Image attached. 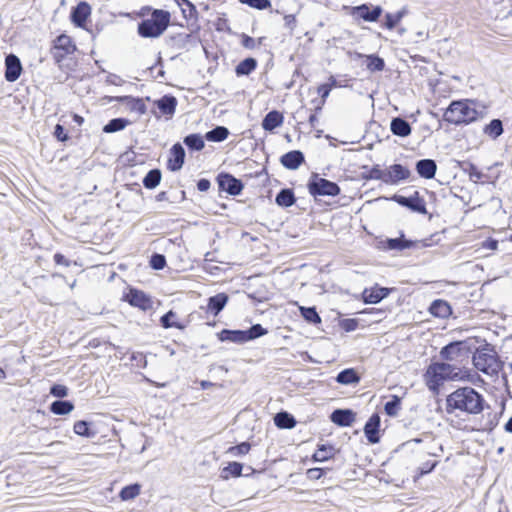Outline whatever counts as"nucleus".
<instances>
[{"label":"nucleus","mask_w":512,"mask_h":512,"mask_svg":"<svg viewBox=\"0 0 512 512\" xmlns=\"http://www.w3.org/2000/svg\"><path fill=\"white\" fill-rule=\"evenodd\" d=\"M50 393L55 396V397H58V398H63L65 396H67L68 394V389L66 386L64 385H60V384H56V385H53L50 389Z\"/></svg>","instance_id":"6e6d98bb"},{"label":"nucleus","mask_w":512,"mask_h":512,"mask_svg":"<svg viewBox=\"0 0 512 512\" xmlns=\"http://www.w3.org/2000/svg\"><path fill=\"white\" fill-rule=\"evenodd\" d=\"M410 171L401 164L391 165L387 169V184H397L402 180L408 179Z\"/></svg>","instance_id":"dca6fc26"},{"label":"nucleus","mask_w":512,"mask_h":512,"mask_svg":"<svg viewBox=\"0 0 512 512\" xmlns=\"http://www.w3.org/2000/svg\"><path fill=\"white\" fill-rule=\"evenodd\" d=\"M90 15V6L86 2H80L72 11V21L77 26H83Z\"/></svg>","instance_id":"393cba45"},{"label":"nucleus","mask_w":512,"mask_h":512,"mask_svg":"<svg viewBox=\"0 0 512 512\" xmlns=\"http://www.w3.org/2000/svg\"><path fill=\"white\" fill-rule=\"evenodd\" d=\"M140 493V485L132 484L124 487L120 492V498L124 501L134 499Z\"/></svg>","instance_id":"c03bdc74"},{"label":"nucleus","mask_w":512,"mask_h":512,"mask_svg":"<svg viewBox=\"0 0 512 512\" xmlns=\"http://www.w3.org/2000/svg\"><path fill=\"white\" fill-rule=\"evenodd\" d=\"M184 143L188 148L200 151L204 148L203 137L199 134H190L184 138Z\"/></svg>","instance_id":"4c0bfd02"},{"label":"nucleus","mask_w":512,"mask_h":512,"mask_svg":"<svg viewBox=\"0 0 512 512\" xmlns=\"http://www.w3.org/2000/svg\"><path fill=\"white\" fill-rule=\"evenodd\" d=\"M473 348L471 340L452 342L444 346L440 351V356L444 360L455 361L462 354H466Z\"/></svg>","instance_id":"0eeeda50"},{"label":"nucleus","mask_w":512,"mask_h":512,"mask_svg":"<svg viewBox=\"0 0 512 512\" xmlns=\"http://www.w3.org/2000/svg\"><path fill=\"white\" fill-rule=\"evenodd\" d=\"M474 105L475 101L470 99L452 101L445 110L443 119L453 125H467L475 122L480 117V113Z\"/></svg>","instance_id":"f03ea898"},{"label":"nucleus","mask_w":512,"mask_h":512,"mask_svg":"<svg viewBox=\"0 0 512 512\" xmlns=\"http://www.w3.org/2000/svg\"><path fill=\"white\" fill-rule=\"evenodd\" d=\"M265 334H267V330L260 324H255L249 330H246L247 341L261 337Z\"/></svg>","instance_id":"de8ad7c7"},{"label":"nucleus","mask_w":512,"mask_h":512,"mask_svg":"<svg viewBox=\"0 0 512 512\" xmlns=\"http://www.w3.org/2000/svg\"><path fill=\"white\" fill-rule=\"evenodd\" d=\"M389 293L387 288L373 287L363 291V299L365 303L376 304L384 299Z\"/></svg>","instance_id":"4be33fe9"},{"label":"nucleus","mask_w":512,"mask_h":512,"mask_svg":"<svg viewBox=\"0 0 512 512\" xmlns=\"http://www.w3.org/2000/svg\"><path fill=\"white\" fill-rule=\"evenodd\" d=\"M242 464L238 463V462H231L228 464L227 467H225L224 471L225 472H229L232 476H240L241 473H242Z\"/></svg>","instance_id":"4d7b16f0"},{"label":"nucleus","mask_w":512,"mask_h":512,"mask_svg":"<svg viewBox=\"0 0 512 512\" xmlns=\"http://www.w3.org/2000/svg\"><path fill=\"white\" fill-rule=\"evenodd\" d=\"M75 51V46L72 40L67 35H60L57 37L54 46V57L59 60L63 58L65 54H71Z\"/></svg>","instance_id":"ddd939ff"},{"label":"nucleus","mask_w":512,"mask_h":512,"mask_svg":"<svg viewBox=\"0 0 512 512\" xmlns=\"http://www.w3.org/2000/svg\"><path fill=\"white\" fill-rule=\"evenodd\" d=\"M175 317L176 313L170 310L161 317L160 322L164 328L184 329L185 326L183 324L173 320Z\"/></svg>","instance_id":"a19ab883"},{"label":"nucleus","mask_w":512,"mask_h":512,"mask_svg":"<svg viewBox=\"0 0 512 512\" xmlns=\"http://www.w3.org/2000/svg\"><path fill=\"white\" fill-rule=\"evenodd\" d=\"M118 101L124 103L127 110L131 112H136L139 115H142L146 112V105L141 98H134L131 96H123L119 97Z\"/></svg>","instance_id":"412c9836"},{"label":"nucleus","mask_w":512,"mask_h":512,"mask_svg":"<svg viewBox=\"0 0 512 512\" xmlns=\"http://www.w3.org/2000/svg\"><path fill=\"white\" fill-rule=\"evenodd\" d=\"M417 173L425 179L434 178L437 171V164L432 159H421L416 163Z\"/></svg>","instance_id":"a211bd4d"},{"label":"nucleus","mask_w":512,"mask_h":512,"mask_svg":"<svg viewBox=\"0 0 512 512\" xmlns=\"http://www.w3.org/2000/svg\"><path fill=\"white\" fill-rule=\"evenodd\" d=\"M426 383L430 390L437 391L439 386L446 380H460L463 378L462 371L449 363H433L425 374Z\"/></svg>","instance_id":"7ed1b4c3"},{"label":"nucleus","mask_w":512,"mask_h":512,"mask_svg":"<svg viewBox=\"0 0 512 512\" xmlns=\"http://www.w3.org/2000/svg\"><path fill=\"white\" fill-rule=\"evenodd\" d=\"M243 47L247 49H255L258 47L261 43V40H256L248 35L243 34L242 35V41H241Z\"/></svg>","instance_id":"5fc2aeb1"},{"label":"nucleus","mask_w":512,"mask_h":512,"mask_svg":"<svg viewBox=\"0 0 512 512\" xmlns=\"http://www.w3.org/2000/svg\"><path fill=\"white\" fill-rule=\"evenodd\" d=\"M403 14L398 12L396 14L387 13L385 16V27L388 29H393L402 19Z\"/></svg>","instance_id":"09e8293b"},{"label":"nucleus","mask_w":512,"mask_h":512,"mask_svg":"<svg viewBox=\"0 0 512 512\" xmlns=\"http://www.w3.org/2000/svg\"><path fill=\"white\" fill-rule=\"evenodd\" d=\"M54 134L60 141H65L67 139V135L64 133V128L60 124L56 125Z\"/></svg>","instance_id":"e2e57ef3"},{"label":"nucleus","mask_w":512,"mask_h":512,"mask_svg":"<svg viewBox=\"0 0 512 512\" xmlns=\"http://www.w3.org/2000/svg\"><path fill=\"white\" fill-rule=\"evenodd\" d=\"M304 160V154L299 150L290 151L280 158L281 164L289 170L298 169Z\"/></svg>","instance_id":"f3484780"},{"label":"nucleus","mask_w":512,"mask_h":512,"mask_svg":"<svg viewBox=\"0 0 512 512\" xmlns=\"http://www.w3.org/2000/svg\"><path fill=\"white\" fill-rule=\"evenodd\" d=\"M302 317L309 323L318 324L321 318L314 307H300Z\"/></svg>","instance_id":"79ce46f5"},{"label":"nucleus","mask_w":512,"mask_h":512,"mask_svg":"<svg viewBox=\"0 0 512 512\" xmlns=\"http://www.w3.org/2000/svg\"><path fill=\"white\" fill-rule=\"evenodd\" d=\"M317 91L322 98L321 105H323L325 100L328 98L331 90L326 84H322L318 87Z\"/></svg>","instance_id":"bf43d9fd"},{"label":"nucleus","mask_w":512,"mask_h":512,"mask_svg":"<svg viewBox=\"0 0 512 512\" xmlns=\"http://www.w3.org/2000/svg\"><path fill=\"white\" fill-rule=\"evenodd\" d=\"M349 11L350 15L356 21L362 19L366 22H375L381 16L383 10L380 6L371 8L370 5L362 4L349 8Z\"/></svg>","instance_id":"6e6552de"},{"label":"nucleus","mask_w":512,"mask_h":512,"mask_svg":"<svg viewBox=\"0 0 512 512\" xmlns=\"http://www.w3.org/2000/svg\"><path fill=\"white\" fill-rule=\"evenodd\" d=\"M250 450V444L247 442H242L239 445L230 447L228 449V453H230L232 456H239V455H245Z\"/></svg>","instance_id":"8fccbe9b"},{"label":"nucleus","mask_w":512,"mask_h":512,"mask_svg":"<svg viewBox=\"0 0 512 512\" xmlns=\"http://www.w3.org/2000/svg\"><path fill=\"white\" fill-rule=\"evenodd\" d=\"M161 181V172L158 169L150 170L143 179V184L148 189H153L159 185Z\"/></svg>","instance_id":"e433bc0d"},{"label":"nucleus","mask_w":512,"mask_h":512,"mask_svg":"<svg viewBox=\"0 0 512 512\" xmlns=\"http://www.w3.org/2000/svg\"><path fill=\"white\" fill-rule=\"evenodd\" d=\"M228 296L225 293H218L208 299V310L213 315H218L228 302Z\"/></svg>","instance_id":"bb28decb"},{"label":"nucleus","mask_w":512,"mask_h":512,"mask_svg":"<svg viewBox=\"0 0 512 512\" xmlns=\"http://www.w3.org/2000/svg\"><path fill=\"white\" fill-rule=\"evenodd\" d=\"M380 426V417L378 414H373L366 422L364 427L365 435L370 443H377L379 441L378 429Z\"/></svg>","instance_id":"6ab92c4d"},{"label":"nucleus","mask_w":512,"mask_h":512,"mask_svg":"<svg viewBox=\"0 0 512 512\" xmlns=\"http://www.w3.org/2000/svg\"><path fill=\"white\" fill-rule=\"evenodd\" d=\"M106 81L113 85H121L123 82V80L115 74L108 75Z\"/></svg>","instance_id":"338daca9"},{"label":"nucleus","mask_w":512,"mask_h":512,"mask_svg":"<svg viewBox=\"0 0 512 512\" xmlns=\"http://www.w3.org/2000/svg\"><path fill=\"white\" fill-rule=\"evenodd\" d=\"M308 188L312 195L336 196L340 193V188L336 183L320 177H315L310 181Z\"/></svg>","instance_id":"423d86ee"},{"label":"nucleus","mask_w":512,"mask_h":512,"mask_svg":"<svg viewBox=\"0 0 512 512\" xmlns=\"http://www.w3.org/2000/svg\"><path fill=\"white\" fill-rule=\"evenodd\" d=\"M73 409L74 405L72 404V402L66 400L54 401L50 406L51 412L56 415L69 414Z\"/></svg>","instance_id":"7c9ffc66"},{"label":"nucleus","mask_w":512,"mask_h":512,"mask_svg":"<svg viewBox=\"0 0 512 512\" xmlns=\"http://www.w3.org/2000/svg\"><path fill=\"white\" fill-rule=\"evenodd\" d=\"M484 399L471 387L459 388L447 397V411L459 410L467 414H478L483 410Z\"/></svg>","instance_id":"f257e3e1"},{"label":"nucleus","mask_w":512,"mask_h":512,"mask_svg":"<svg viewBox=\"0 0 512 512\" xmlns=\"http://www.w3.org/2000/svg\"><path fill=\"white\" fill-rule=\"evenodd\" d=\"M334 454L332 446L321 445L313 455V460L316 462H323L330 459Z\"/></svg>","instance_id":"ea45409f"},{"label":"nucleus","mask_w":512,"mask_h":512,"mask_svg":"<svg viewBox=\"0 0 512 512\" xmlns=\"http://www.w3.org/2000/svg\"><path fill=\"white\" fill-rule=\"evenodd\" d=\"M414 242L406 240L403 237L391 238L387 240V247L391 250H404L412 247Z\"/></svg>","instance_id":"58836bf2"},{"label":"nucleus","mask_w":512,"mask_h":512,"mask_svg":"<svg viewBox=\"0 0 512 512\" xmlns=\"http://www.w3.org/2000/svg\"><path fill=\"white\" fill-rule=\"evenodd\" d=\"M436 465H437V462H436V461H434V462H432V463H430V462H426V463H424V464L420 467V474H421V475H424V474H427V473L431 472V471L435 468V466H436Z\"/></svg>","instance_id":"680f3d73"},{"label":"nucleus","mask_w":512,"mask_h":512,"mask_svg":"<svg viewBox=\"0 0 512 512\" xmlns=\"http://www.w3.org/2000/svg\"><path fill=\"white\" fill-rule=\"evenodd\" d=\"M156 105L162 114L171 117L175 113L177 99L174 96L165 95L156 101Z\"/></svg>","instance_id":"5701e85b"},{"label":"nucleus","mask_w":512,"mask_h":512,"mask_svg":"<svg viewBox=\"0 0 512 512\" xmlns=\"http://www.w3.org/2000/svg\"><path fill=\"white\" fill-rule=\"evenodd\" d=\"M150 264H151L152 268H154L156 270H160V269H163L164 266L166 265V259L161 254H154L151 257Z\"/></svg>","instance_id":"864d4df0"},{"label":"nucleus","mask_w":512,"mask_h":512,"mask_svg":"<svg viewBox=\"0 0 512 512\" xmlns=\"http://www.w3.org/2000/svg\"><path fill=\"white\" fill-rule=\"evenodd\" d=\"M274 423L278 428L291 429L295 427L296 420L288 412H279L274 417Z\"/></svg>","instance_id":"c756f323"},{"label":"nucleus","mask_w":512,"mask_h":512,"mask_svg":"<svg viewBox=\"0 0 512 512\" xmlns=\"http://www.w3.org/2000/svg\"><path fill=\"white\" fill-rule=\"evenodd\" d=\"M429 311L433 316L446 318L451 314V307L448 302L439 299L432 302Z\"/></svg>","instance_id":"cd10ccee"},{"label":"nucleus","mask_w":512,"mask_h":512,"mask_svg":"<svg viewBox=\"0 0 512 512\" xmlns=\"http://www.w3.org/2000/svg\"><path fill=\"white\" fill-rule=\"evenodd\" d=\"M284 21H285V26L287 28H289L291 31H293L295 26H296V18H295V16L292 15V14L285 15Z\"/></svg>","instance_id":"052dcab7"},{"label":"nucleus","mask_w":512,"mask_h":512,"mask_svg":"<svg viewBox=\"0 0 512 512\" xmlns=\"http://www.w3.org/2000/svg\"><path fill=\"white\" fill-rule=\"evenodd\" d=\"M219 188L230 195H239L243 189V184L230 174H220L218 176Z\"/></svg>","instance_id":"9d476101"},{"label":"nucleus","mask_w":512,"mask_h":512,"mask_svg":"<svg viewBox=\"0 0 512 512\" xmlns=\"http://www.w3.org/2000/svg\"><path fill=\"white\" fill-rule=\"evenodd\" d=\"M130 124V121L124 118H115L110 120L104 127L103 132L105 133H115L123 130L127 125Z\"/></svg>","instance_id":"f704fd0d"},{"label":"nucleus","mask_w":512,"mask_h":512,"mask_svg":"<svg viewBox=\"0 0 512 512\" xmlns=\"http://www.w3.org/2000/svg\"><path fill=\"white\" fill-rule=\"evenodd\" d=\"M243 4H247L250 7L262 10L271 6L269 0H239Z\"/></svg>","instance_id":"603ef678"},{"label":"nucleus","mask_w":512,"mask_h":512,"mask_svg":"<svg viewBox=\"0 0 512 512\" xmlns=\"http://www.w3.org/2000/svg\"><path fill=\"white\" fill-rule=\"evenodd\" d=\"M275 202L281 207H290L295 203V196L292 190L282 189L276 196Z\"/></svg>","instance_id":"2f4dec72"},{"label":"nucleus","mask_w":512,"mask_h":512,"mask_svg":"<svg viewBox=\"0 0 512 512\" xmlns=\"http://www.w3.org/2000/svg\"><path fill=\"white\" fill-rule=\"evenodd\" d=\"M392 133L396 136L407 137L411 134L410 124L403 118H393L390 124Z\"/></svg>","instance_id":"a878e982"},{"label":"nucleus","mask_w":512,"mask_h":512,"mask_svg":"<svg viewBox=\"0 0 512 512\" xmlns=\"http://www.w3.org/2000/svg\"><path fill=\"white\" fill-rule=\"evenodd\" d=\"M197 188L201 192H205L210 188V181L207 179H200L197 182Z\"/></svg>","instance_id":"69168bd1"},{"label":"nucleus","mask_w":512,"mask_h":512,"mask_svg":"<svg viewBox=\"0 0 512 512\" xmlns=\"http://www.w3.org/2000/svg\"><path fill=\"white\" fill-rule=\"evenodd\" d=\"M257 62L254 58H246L241 61L236 67L237 75H249L255 70Z\"/></svg>","instance_id":"c9c22d12"},{"label":"nucleus","mask_w":512,"mask_h":512,"mask_svg":"<svg viewBox=\"0 0 512 512\" xmlns=\"http://www.w3.org/2000/svg\"><path fill=\"white\" fill-rule=\"evenodd\" d=\"M330 90H332L333 88L335 87H342L343 85H341L334 76H330L329 79H328V82L325 83Z\"/></svg>","instance_id":"774afa93"},{"label":"nucleus","mask_w":512,"mask_h":512,"mask_svg":"<svg viewBox=\"0 0 512 512\" xmlns=\"http://www.w3.org/2000/svg\"><path fill=\"white\" fill-rule=\"evenodd\" d=\"M330 419L341 427L351 426L355 421V413L349 409H336L332 412Z\"/></svg>","instance_id":"2eb2a0df"},{"label":"nucleus","mask_w":512,"mask_h":512,"mask_svg":"<svg viewBox=\"0 0 512 512\" xmlns=\"http://www.w3.org/2000/svg\"><path fill=\"white\" fill-rule=\"evenodd\" d=\"M185 159V150L181 144H174L170 150L168 168L171 171H178L182 168Z\"/></svg>","instance_id":"4468645a"},{"label":"nucleus","mask_w":512,"mask_h":512,"mask_svg":"<svg viewBox=\"0 0 512 512\" xmlns=\"http://www.w3.org/2000/svg\"><path fill=\"white\" fill-rule=\"evenodd\" d=\"M503 125L500 119H493L488 125H486L483 129V132L490 136L493 139L498 138L503 134Z\"/></svg>","instance_id":"473e14b6"},{"label":"nucleus","mask_w":512,"mask_h":512,"mask_svg":"<svg viewBox=\"0 0 512 512\" xmlns=\"http://www.w3.org/2000/svg\"><path fill=\"white\" fill-rule=\"evenodd\" d=\"M367 69L371 72L382 71L385 67L384 60L375 55H368L367 57Z\"/></svg>","instance_id":"a18cd8bd"},{"label":"nucleus","mask_w":512,"mask_h":512,"mask_svg":"<svg viewBox=\"0 0 512 512\" xmlns=\"http://www.w3.org/2000/svg\"><path fill=\"white\" fill-rule=\"evenodd\" d=\"M306 474L310 480H318L323 476L324 471L321 468H311L307 470Z\"/></svg>","instance_id":"13d9d810"},{"label":"nucleus","mask_w":512,"mask_h":512,"mask_svg":"<svg viewBox=\"0 0 512 512\" xmlns=\"http://www.w3.org/2000/svg\"><path fill=\"white\" fill-rule=\"evenodd\" d=\"M5 79L8 82L16 81L22 72V65L19 58L14 54H9L5 59Z\"/></svg>","instance_id":"9b49d317"},{"label":"nucleus","mask_w":512,"mask_h":512,"mask_svg":"<svg viewBox=\"0 0 512 512\" xmlns=\"http://www.w3.org/2000/svg\"><path fill=\"white\" fill-rule=\"evenodd\" d=\"M336 381L343 385L357 384L360 381V377L354 369L348 368L338 373Z\"/></svg>","instance_id":"c85d7f7f"},{"label":"nucleus","mask_w":512,"mask_h":512,"mask_svg":"<svg viewBox=\"0 0 512 512\" xmlns=\"http://www.w3.org/2000/svg\"><path fill=\"white\" fill-rule=\"evenodd\" d=\"M284 121V116L277 110L270 111L262 120V127L266 131H272L281 126Z\"/></svg>","instance_id":"aec40b11"},{"label":"nucleus","mask_w":512,"mask_h":512,"mask_svg":"<svg viewBox=\"0 0 512 512\" xmlns=\"http://www.w3.org/2000/svg\"><path fill=\"white\" fill-rule=\"evenodd\" d=\"M169 21V12L164 10H154L151 18L143 20L138 25V33L145 38L159 37L168 27Z\"/></svg>","instance_id":"39448f33"},{"label":"nucleus","mask_w":512,"mask_h":512,"mask_svg":"<svg viewBox=\"0 0 512 512\" xmlns=\"http://www.w3.org/2000/svg\"><path fill=\"white\" fill-rule=\"evenodd\" d=\"M229 135V131L224 126H217L216 128L208 131L205 135V138L208 141L212 142H221L224 141Z\"/></svg>","instance_id":"72a5a7b5"},{"label":"nucleus","mask_w":512,"mask_h":512,"mask_svg":"<svg viewBox=\"0 0 512 512\" xmlns=\"http://www.w3.org/2000/svg\"><path fill=\"white\" fill-rule=\"evenodd\" d=\"M54 261L56 264L58 265H64L66 267H68L70 265V262L69 260H67L64 255L60 254V253H56L54 255Z\"/></svg>","instance_id":"0e129e2a"},{"label":"nucleus","mask_w":512,"mask_h":512,"mask_svg":"<svg viewBox=\"0 0 512 512\" xmlns=\"http://www.w3.org/2000/svg\"><path fill=\"white\" fill-rule=\"evenodd\" d=\"M400 405H401V399L398 396L393 395L391 397V400L386 402V404L384 406V410L387 415L396 416L400 411Z\"/></svg>","instance_id":"37998d69"},{"label":"nucleus","mask_w":512,"mask_h":512,"mask_svg":"<svg viewBox=\"0 0 512 512\" xmlns=\"http://www.w3.org/2000/svg\"><path fill=\"white\" fill-rule=\"evenodd\" d=\"M393 200L399 205L407 207L414 212L421 214L426 213V205L423 199L419 198L418 192H415L413 196L405 197L401 195H394Z\"/></svg>","instance_id":"1a4fd4ad"},{"label":"nucleus","mask_w":512,"mask_h":512,"mask_svg":"<svg viewBox=\"0 0 512 512\" xmlns=\"http://www.w3.org/2000/svg\"><path fill=\"white\" fill-rule=\"evenodd\" d=\"M219 339L221 341H229L238 344L247 342L246 331L244 330L224 329L219 333Z\"/></svg>","instance_id":"b1692460"},{"label":"nucleus","mask_w":512,"mask_h":512,"mask_svg":"<svg viewBox=\"0 0 512 512\" xmlns=\"http://www.w3.org/2000/svg\"><path fill=\"white\" fill-rule=\"evenodd\" d=\"M73 430L79 436L91 437L94 435L89 431L88 423L82 420L75 422Z\"/></svg>","instance_id":"49530a36"},{"label":"nucleus","mask_w":512,"mask_h":512,"mask_svg":"<svg viewBox=\"0 0 512 512\" xmlns=\"http://www.w3.org/2000/svg\"><path fill=\"white\" fill-rule=\"evenodd\" d=\"M473 364L477 370L489 376H495L501 370V362L496 351L487 343L476 348L473 354Z\"/></svg>","instance_id":"20e7f679"},{"label":"nucleus","mask_w":512,"mask_h":512,"mask_svg":"<svg viewBox=\"0 0 512 512\" xmlns=\"http://www.w3.org/2000/svg\"><path fill=\"white\" fill-rule=\"evenodd\" d=\"M369 178L375 180H381L387 184V170H382L379 166L373 167L369 172Z\"/></svg>","instance_id":"3c124183"},{"label":"nucleus","mask_w":512,"mask_h":512,"mask_svg":"<svg viewBox=\"0 0 512 512\" xmlns=\"http://www.w3.org/2000/svg\"><path fill=\"white\" fill-rule=\"evenodd\" d=\"M125 299L130 303V305L142 310H147L151 308L152 305L150 298L144 292L136 289H130L126 294Z\"/></svg>","instance_id":"f8f14e48"}]
</instances>
